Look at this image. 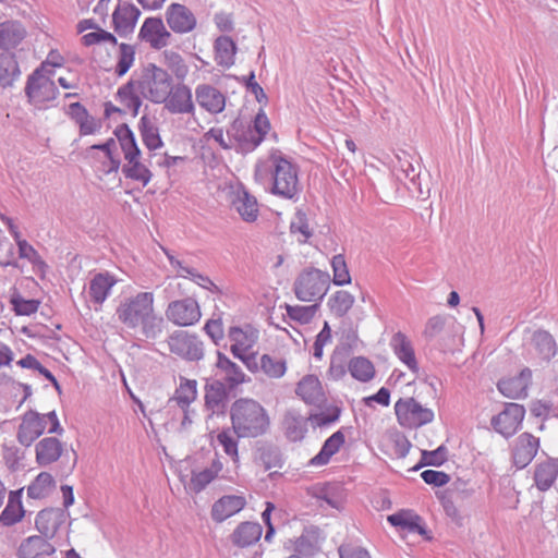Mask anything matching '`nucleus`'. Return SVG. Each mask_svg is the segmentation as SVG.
Wrapping results in <instances>:
<instances>
[{"mask_svg": "<svg viewBox=\"0 0 558 558\" xmlns=\"http://www.w3.org/2000/svg\"><path fill=\"white\" fill-rule=\"evenodd\" d=\"M521 379L509 378L502 379L498 383L499 391L510 399H520L524 398L527 395V388H525V384L520 381Z\"/></svg>", "mask_w": 558, "mask_h": 558, "instance_id": "53", "label": "nucleus"}, {"mask_svg": "<svg viewBox=\"0 0 558 558\" xmlns=\"http://www.w3.org/2000/svg\"><path fill=\"white\" fill-rule=\"evenodd\" d=\"M421 162L418 158L405 151L402 156L398 155V173L397 178L401 180V175L408 180L405 182L407 189L416 197H426L429 194V187L423 190L421 184Z\"/></svg>", "mask_w": 558, "mask_h": 558, "instance_id": "10", "label": "nucleus"}, {"mask_svg": "<svg viewBox=\"0 0 558 558\" xmlns=\"http://www.w3.org/2000/svg\"><path fill=\"white\" fill-rule=\"evenodd\" d=\"M331 267L333 271L335 284L344 286L351 282V276L342 254H338L332 257Z\"/></svg>", "mask_w": 558, "mask_h": 558, "instance_id": "55", "label": "nucleus"}, {"mask_svg": "<svg viewBox=\"0 0 558 558\" xmlns=\"http://www.w3.org/2000/svg\"><path fill=\"white\" fill-rule=\"evenodd\" d=\"M227 384L221 380H213L205 386V405L213 412L225 407L228 398Z\"/></svg>", "mask_w": 558, "mask_h": 558, "instance_id": "32", "label": "nucleus"}, {"mask_svg": "<svg viewBox=\"0 0 558 558\" xmlns=\"http://www.w3.org/2000/svg\"><path fill=\"white\" fill-rule=\"evenodd\" d=\"M227 137L232 140L234 149L242 154L253 151L260 144V135L254 137L251 123L236 118L227 129Z\"/></svg>", "mask_w": 558, "mask_h": 558, "instance_id": "12", "label": "nucleus"}, {"mask_svg": "<svg viewBox=\"0 0 558 558\" xmlns=\"http://www.w3.org/2000/svg\"><path fill=\"white\" fill-rule=\"evenodd\" d=\"M166 22L177 34H187L195 29L197 20L184 4L171 3L166 10Z\"/></svg>", "mask_w": 558, "mask_h": 558, "instance_id": "15", "label": "nucleus"}, {"mask_svg": "<svg viewBox=\"0 0 558 558\" xmlns=\"http://www.w3.org/2000/svg\"><path fill=\"white\" fill-rule=\"evenodd\" d=\"M539 449V438L530 433L517 437L512 447V461L518 469L527 466Z\"/></svg>", "mask_w": 558, "mask_h": 558, "instance_id": "16", "label": "nucleus"}, {"mask_svg": "<svg viewBox=\"0 0 558 558\" xmlns=\"http://www.w3.org/2000/svg\"><path fill=\"white\" fill-rule=\"evenodd\" d=\"M525 415V409L518 403H507L505 409L492 417L493 428L506 438L514 435Z\"/></svg>", "mask_w": 558, "mask_h": 558, "instance_id": "11", "label": "nucleus"}, {"mask_svg": "<svg viewBox=\"0 0 558 558\" xmlns=\"http://www.w3.org/2000/svg\"><path fill=\"white\" fill-rule=\"evenodd\" d=\"M532 345L544 362H549L556 355V341L546 330L539 329L533 333Z\"/></svg>", "mask_w": 558, "mask_h": 558, "instance_id": "35", "label": "nucleus"}, {"mask_svg": "<svg viewBox=\"0 0 558 558\" xmlns=\"http://www.w3.org/2000/svg\"><path fill=\"white\" fill-rule=\"evenodd\" d=\"M262 525L255 522H242L231 534L234 546L244 548L255 544L262 536Z\"/></svg>", "mask_w": 558, "mask_h": 558, "instance_id": "30", "label": "nucleus"}, {"mask_svg": "<svg viewBox=\"0 0 558 558\" xmlns=\"http://www.w3.org/2000/svg\"><path fill=\"white\" fill-rule=\"evenodd\" d=\"M272 185L270 192L286 199H293L301 191L298 167L282 155L270 156Z\"/></svg>", "mask_w": 558, "mask_h": 558, "instance_id": "3", "label": "nucleus"}, {"mask_svg": "<svg viewBox=\"0 0 558 558\" xmlns=\"http://www.w3.org/2000/svg\"><path fill=\"white\" fill-rule=\"evenodd\" d=\"M354 296L343 290L337 291L328 301L330 310L338 317L344 316L353 306Z\"/></svg>", "mask_w": 558, "mask_h": 558, "instance_id": "48", "label": "nucleus"}, {"mask_svg": "<svg viewBox=\"0 0 558 558\" xmlns=\"http://www.w3.org/2000/svg\"><path fill=\"white\" fill-rule=\"evenodd\" d=\"M165 314L169 322L180 327L193 326L202 317L198 302L193 298L170 302Z\"/></svg>", "mask_w": 558, "mask_h": 558, "instance_id": "9", "label": "nucleus"}, {"mask_svg": "<svg viewBox=\"0 0 558 558\" xmlns=\"http://www.w3.org/2000/svg\"><path fill=\"white\" fill-rule=\"evenodd\" d=\"M119 49H120V56H119L118 64L116 66V73L119 76H122L132 66V64L134 62L135 51L131 45L123 44V43L120 44Z\"/></svg>", "mask_w": 558, "mask_h": 558, "instance_id": "57", "label": "nucleus"}, {"mask_svg": "<svg viewBox=\"0 0 558 558\" xmlns=\"http://www.w3.org/2000/svg\"><path fill=\"white\" fill-rule=\"evenodd\" d=\"M216 366L225 372V381L228 385L229 390L235 388L238 385L245 381V375L234 362L229 360L223 353L220 351L217 352V363Z\"/></svg>", "mask_w": 558, "mask_h": 558, "instance_id": "38", "label": "nucleus"}, {"mask_svg": "<svg viewBox=\"0 0 558 558\" xmlns=\"http://www.w3.org/2000/svg\"><path fill=\"white\" fill-rule=\"evenodd\" d=\"M391 347L396 355L409 367L413 373L418 372V364L415 357L414 349L408 337L398 331L391 338Z\"/></svg>", "mask_w": 558, "mask_h": 558, "instance_id": "28", "label": "nucleus"}, {"mask_svg": "<svg viewBox=\"0 0 558 558\" xmlns=\"http://www.w3.org/2000/svg\"><path fill=\"white\" fill-rule=\"evenodd\" d=\"M320 530L316 526L305 527L294 541V551L305 558L313 557L319 550Z\"/></svg>", "mask_w": 558, "mask_h": 558, "instance_id": "29", "label": "nucleus"}, {"mask_svg": "<svg viewBox=\"0 0 558 558\" xmlns=\"http://www.w3.org/2000/svg\"><path fill=\"white\" fill-rule=\"evenodd\" d=\"M260 371L270 378H280L287 371L286 361L264 354L260 356Z\"/></svg>", "mask_w": 558, "mask_h": 558, "instance_id": "50", "label": "nucleus"}, {"mask_svg": "<svg viewBox=\"0 0 558 558\" xmlns=\"http://www.w3.org/2000/svg\"><path fill=\"white\" fill-rule=\"evenodd\" d=\"M340 558H371L369 553L357 545L342 544L339 549Z\"/></svg>", "mask_w": 558, "mask_h": 558, "instance_id": "64", "label": "nucleus"}, {"mask_svg": "<svg viewBox=\"0 0 558 558\" xmlns=\"http://www.w3.org/2000/svg\"><path fill=\"white\" fill-rule=\"evenodd\" d=\"M140 15L141 11L134 4L119 0L112 14L114 32L121 37L133 33Z\"/></svg>", "mask_w": 558, "mask_h": 558, "instance_id": "18", "label": "nucleus"}, {"mask_svg": "<svg viewBox=\"0 0 558 558\" xmlns=\"http://www.w3.org/2000/svg\"><path fill=\"white\" fill-rule=\"evenodd\" d=\"M22 489L10 492L8 505L0 515V523L4 526H11L21 521L24 517V509L21 502Z\"/></svg>", "mask_w": 558, "mask_h": 558, "instance_id": "39", "label": "nucleus"}, {"mask_svg": "<svg viewBox=\"0 0 558 558\" xmlns=\"http://www.w3.org/2000/svg\"><path fill=\"white\" fill-rule=\"evenodd\" d=\"M63 445L56 437H45L36 445V461L46 466L56 462L62 454Z\"/></svg>", "mask_w": 558, "mask_h": 558, "instance_id": "27", "label": "nucleus"}, {"mask_svg": "<svg viewBox=\"0 0 558 558\" xmlns=\"http://www.w3.org/2000/svg\"><path fill=\"white\" fill-rule=\"evenodd\" d=\"M118 319L129 329L138 330L145 339H157L165 320L155 313L154 294L140 292L122 301L116 311Z\"/></svg>", "mask_w": 558, "mask_h": 558, "instance_id": "1", "label": "nucleus"}, {"mask_svg": "<svg viewBox=\"0 0 558 558\" xmlns=\"http://www.w3.org/2000/svg\"><path fill=\"white\" fill-rule=\"evenodd\" d=\"M44 535H33L24 539L17 550L19 558L50 556L56 549Z\"/></svg>", "mask_w": 558, "mask_h": 558, "instance_id": "22", "label": "nucleus"}, {"mask_svg": "<svg viewBox=\"0 0 558 558\" xmlns=\"http://www.w3.org/2000/svg\"><path fill=\"white\" fill-rule=\"evenodd\" d=\"M395 412L400 425L408 428H416L434 420V412L414 398L399 399L395 404Z\"/></svg>", "mask_w": 558, "mask_h": 558, "instance_id": "6", "label": "nucleus"}, {"mask_svg": "<svg viewBox=\"0 0 558 558\" xmlns=\"http://www.w3.org/2000/svg\"><path fill=\"white\" fill-rule=\"evenodd\" d=\"M64 512L62 509L48 508L38 512L35 521L36 529L46 538H52L62 524Z\"/></svg>", "mask_w": 558, "mask_h": 558, "instance_id": "23", "label": "nucleus"}, {"mask_svg": "<svg viewBox=\"0 0 558 558\" xmlns=\"http://www.w3.org/2000/svg\"><path fill=\"white\" fill-rule=\"evenodd\" d=\"M329 275L322 270L303 271L294 282V293L303 302L322 300L329 288Z\"/></svg>", "mask_w": 558, "mask_h": 558, "instance_id": "5", "label": "nucleus"}, {"mask_svg": "<svg viewBox=\"0 0 558 558\" xmlns=\"http://www.w3.org/2000/svg\"><path fill=\"white\" fill-rule=\"evenodd\" d=\"M215 60L222 68L234 64L236 45L229 36H219L214 44Z\"/></svg>", "mask_w": 558, "mask_h": 558, "instance_id": "40", "label": "nucleus"}, {"mask_svg": "<svg viewBox=\"0 0 558 558\" xmlns=\"http://www.w3.org/2000/svg\"><path fill=\"white\" fill-rule=\"evenodd\" d=\"M232 204L243 220L247 222L256 220L258 216L257 199L246 190H239L236 192L235 198L232 201Z\"/></svg>", "mask_w": 558, "mask_h": 558, "instance_id": "31", "label": "nucleus"}, {"mask_svg": "<svg viewBox=\"0 0 558 558\" xmlns=\"http://www.w3.org/2000/svg\"><path fill=\"white\" fill-rule=\"evenodd\" d=\"M197 383L193 379L182 378L180 386L175 389L174 395L169 399L168 403H174L180 409L190 408L197 396Z\"/></svg>", "mask_w": 558, "mask_h": 558, "instance_id": "41", "label": "nucleus"}, {"mask_svg": "<svg viewBox=\"0 0 558 558\" xmlns=\"http://www.w3.org/2000/svg\"><path fill=\"white\" fill-rule=\"evenodd\" d=\"M230 418L238 438H256L265 435L270 427L265 408L250 398H241L232 403Z\"/></svg>", "mask_w": 558, "mask_h": 558, "instance_id": "2", "label": "nucleus"}, {"mask_svg": "<svg viewBox=\"0 0 558 558\" xmlns=\"http://www.w3.org/2000/svg\"><path fill=\"white\" fill-rule=\"evenodd\" d=\"M295 393L307 404L318 405L325 400L322 384L314 375L304 376L299 381Z\"/></svg>", "mask_w": 558, "mask_h": 558, "instance_id": "25", "label": "nucleus"}, {"mask_svg": "<svg viewBox=\"0 0 558 558\" xmlns=\"http://www.w3.org/2000/svg\"><path fill=\"white\" fill-rule=\"evenodd\" d=\"M341 410L338 407H331L327 412L311 414L308 420L317 426H326L339 420Z\"/></svg>", "mask_w": 558, "mask_h": 558, "instance_id": "62", "label": "nucleus"}, {"mask_svg": "<svg viewBox=\"0 0 558 558\" xmlns=\"http://www.w3.org/2000/svg\"><path fill=\"white\" fill-rule=\"evenodd\" d=\"M167 65L173 71L178 77H183L187 73V68L182 57L174 51L163 52Z\"/></svg>", "mask_w": 558, "mask_h": 558, "instance_id": "63", "label": "nucleus"}, {"mask_svg": "<svg viewBox=\"0 0 558 558\" xmlns=\"http://www.w3.org/2000/svg\"><path fill=\"white\" fill-rule=\"evenodd\" d=\"M27 32L19 21L0 23V51H12L26 37Z\"/></svg>", "mask_w": 558, "mask_h": 558, "instance_id": "20", "label": "nucleus"}, {"mask_svg": "<svg viewBox=\"0 0 558 558\" xmlns=\"http://www.w3.org/2000/svg\"><path fill=\"white\" fill-rule=\"evenodd\" d=\"M349 356L347 347H336L331 354L330 365L327 372L329 378L339 380L347 374Z\"/></svg>", "mask_w": 558, "mask_h": 558, "instance_id": "43", "label": "nucleus"}, {"mask_svg": "<svg viewBox=\"0 0 558 558\" xmlns=\"http://www.w3.org/2000/svg\"><path fill=\"white\" fill-rule=\"evenodd\" d=\"M228 337L233 343L251 350L257 341V331L251 326H245V328L234 326L230 327Z\"/></svg>", "mask_w": 558, "mask_h": 558, "instance_id": "46", "label": "nucleus"}, {"mask_svg": "<svg viewBox=\"0 0 558 558\" xmlns=\"http://www.w3.org/2000/svg\"><path fill=\"white\" fill-rule=\"evenodd\" d=\"M218 442L222 446L223 451L231 457V459L234 462H238L239 460V453H238V440L234 438L230 429H223L221 430L217 436Z\"/></svg>", "mask_w": 558, "mask_h": 558, "instance_id": "59", "label": "nucleus"}, {"mask_svg": "<svg viewBox=\"0 0 558 558\" xmlns=\"http://www.w3.org/2000/svg\"><path fill=\"white\" fill-rule=\"evenodd\" d=\"M116 279L109 274H97L89 282L88 294L96 304H102L107 299Z\"/></svg>", "mask_w": 558, "mask_h": 558, "instance_id": "36", "label": "nucleus"}, {"mask_svg": "<svg viewBox=\"0 0 558 558\" xmlns=\"http://www.w3.org/2000/svg\"><path fill=\"white\" fill-rule=\"evenodd\" d=\"M196 102L207 112L216 114L223 111L226 96L209 84H201L195 88Z\"/></svg>", "mask_w": 558, "mask_h": 558, "instance_id": "19", "label": "nucleus"}, {"mask_svg": "<svg viewBox=\"0 0 558 558\" xmlns=\"http://www.w3.org/2000/svg\"><path fill=\"white\" fill-rule=\"evenodd\" d=\"M10 303L12 304L15 314L20 316H29L36 313L40 304L38 300L23 299L15 288H13Z\"/></svg>", "mask_w": 558, "mask_h": 558, "instance_id": "49", "label": "nucleus"}, {"mask_svg": "<svg viewBox=\"0 0 558 558\" xmlns=\"http://www.w3.org/2000/svg\"><path fill=\"white\" fill-rule=\"evenodd\" d=\"M45 64H40L34 72L28 76L25 95L29 102H47L57 98L59 89L54 82L44 74Z\"/></svg>", "mask_w": 558, "mask_h": 558, "instance_id": "8", "label": "nucleus"}, {"mask_svg": "<svg viewBox=\"0 0 558 558\" xmlns=\"http://www.w3.org/2000/svg\"><path fill=\"white\" fill-rule=\"evenodd\" d=\"M56 482L48 472L39 473L27 487V496L33 499H40L49 495Z\"/></svg>", "mask_w": 558, "mask_h": 558, "instance_id": "44", "label": "nucleus"}, {"mask_svg": "<svg viewBox=\"0 0 558 558\" xmlns=\"http://www.w3.org/2000/svg\"><path fill=\"white\" fill-rule=\"evenodd\" d=\"M216 476L205 469L201 472H193L189 488L195 493L202 492Z\"/></svg>", "mask_w": 558, "mask_h": 558, "instance_id": "61", "label": "nucleus"}, {"mask_svg": "<svg viewBox=\"0 0 558 558\" xmlns=\"http://www.w3.org/2000/svg\"><path fill=\"white\" fill-rule=\"evenodd\" d=\"M46 429V422L41 415L28 410L23 416L19 426L16 438L25 447H29Z\"/></svg>", "mask_w": 558, "mask_h": 558, "instance_id": "17", "label": "nucleus"}, {"mask_svg": "<svg viewBox=\"0 0 558 558\" xmlns=\"http://www.w3.org/2000/svg\"><path fill=\"white\" fill-rule=\"evenodd\" d=\"M447 320L448 317L444 315H436L430 317L427 320L423 331L424 338L427 341H432L438 337L444 331Z\"/></svg>", "mask_w": 558, "mask_h": 558, "instance_id": "58", "label": "nucleus"}, {"mask_svg": "<svg viewBox=\"0 0 558 558\" xmlns=\"http://www.w3.org/2000/svg\"><path fill=\"white\" fill-rule=\"evenodd\" d=\"M308 417H304L299 411L291 409L284 413L282 425L287 438L291 441H300L307 432Z\"/></svg>", "mask_w": 558, "mask_h": 558, "instance_id": "26", "label": "nucleus"}, {"mask_svg": "<svg viewBox=\"0 0 558 558\" xmlns=\"http://www.w3.org/2000/svg\"><path fill=\"white\" fill-rule=\"evenodd\" d=\"M558 476V460H547L536 465L534 481L536 487L546 492L551 487Z\"/></svg>", "mask_w": 558, "mask_h": 558, "instance_id": "33", "label": "nucleus"}, {"mask_svg": "<svg viewBox=\"0 0 558 558\" xmlns=\"http://www.w3.org/2000/svg\"><path fill=\"white\" fill-rule=\"evenodd\" d=\"M173 80L166 70L154 63H148L137 78V92L145 99L154 104H161L169 96Z\"/></svg>", "mask_w": 558, "mask_h": 558, "instance_id": "4", "label": "nucleus"}, {"mask_svg": "<svg viewBox=\"0 0 558 558\" xmlns=\"http://www.w3.org/2000/svg\"><path fill=\"white\" fill-rule=\"evenodd\" d=\"M22 71L13 51H0V87L12 88L20 80Z\"/></svg>", "mask_w": 558, "mask_h": 558, "instance_id": "21", "label": "nucleus"}, {"mask_svg": "<svg viewBox=\"0 0 558 558\" xmlns=\"http://www.w3.org/2000/svg\"><path fill=\"white\" fill-rule=\"evenodd\" d=\"M259 461L265 468V470H270L274 468H281L282 458L281 452L278 447L275 446H264L259 448Z\"/></svg>", "mask_w": 558, "mask_h": 558, "instance_id": "54", "label": "nucleus"}, {"mask_svg": "<svg viewBox=\"0 0 558 558\" xmlns=\"http://www.w3.org/2000/svg\"><path fill=\"white\" fill-rule=\"evenodd\" d=\"M344 444V434L341 430L333 433L324 442L320 451L311 459L312 465H324L327 464L330 458L337 453L340 447Z\"/></svg>", "mask_w": 558, "mask_h": 558, "instance_id": "42", "label": "nucleus"}, {"mask_svg": "<svg viewBox=\"0 0 558 558\" xmlns=\"http://www.w3.org/2000/svg\"><path fill=\"white\" fill-rule=\"evenodd\" d=\"M161 104L172 114H194L195 112L192 90L185 84H172L169 96Z\"/></svg>", "mask_w": 558, "mask_h": 558, "instance_id": "13", "label": "nucleus"}, {"mask_svg": "<svg viewBox=\"0 0 558 558\" xmlns=\"http://www.w3.org/2000/svg\"><path fill=\"white\" fill-rule=\"evenodd\" d=\"M170 352L183 360L195 362L204 357L203 341L195 333L175 330L168 338Z\"/></svg>", "mask_w": 558, "mask_h": 558, "instance_id": "7", "label": "nucleus"}, {"mask_svg": "<svg viewBox=\"0 0 558 558\" xmlns=\"http://www.w3.org/2000/svg\"><path fill=\"white\" fill-rule=\"evenodd\" d=\"M388 522L411 533H417L422 536L427 534L425 526L422 524L421 517L409 511H400L389 515Z\"/></svg>", "mask_w": 558, "mask_h": 558, "instance_id": "34", "label": "nucleus"}, {"mask_svg": "<svg viewBox=\"0 0 558 558\" xmlns=\"http://www.w3.org/2000/svg\"><path fill=\"white\" fill-rule=\"evenodd\" d=\"M138 38L148 43L153 49L160 50L170 44L172 35L160 17H147L140 29Z\"/></svg>", "mask_w": 558, "mask_h": 558, "instance_id": "14", "label": "nucleus"}, {"mask_svg": "<svg viewBox=\"0 0 558 558\" xmlns=\"http://www.w3.org/2000/svg\"><path fill=\"white\" fill-rule=\"evenodd\" d=\"M348 369L353 378L362 383L369 381L375 375L373 363L364 356L351 359L348 364Z\"/></svg>", "mask_w": 558, "mask_h": 558, "instance_id": "45", "label": "nucleus"}, {"mask_svg": "<svg viewBox=\"0 0 558 558\" xmlns=\"http://www.w3.org/2000/svg\"><path fill=\"white\" fill-rule=\"evenodd\" d=\"M246 501L242 496L228 495L218 499L211 508V518L216 522H222L241 511Z\"/></svg>", "mask_w": 558, "mask_h": 558, "instance_id": "24", "label": "nucleus"}, {"mask_svg": "<svg viewBox=\"0 0 558 558\" xmlns=\"http://www.w3.org/2000/svg\"><path fill=\"white\" fill-rule=\"evenodd\" d=\"M121 149L124 153V158L128 162H132L134 159L140 158L141 150L136 144L134 133L131 131L128 124H121L114 130Z\"/></svg>", "mask_w": 558, "mask_h": 558, "instance_id": "37", "label": "nucleus"}, {"mask_svg": "<svg viewBox=\"0 0 558 558\" xmlns=\"http://www.w3.org/2000/svg\"><path fill=\"white\" fill-rule=\"evenodd\" d=\"M140 131L145 146L150 149H157L162 145L158 128L146 116L141 118Z\"/></svg>", "mask_w": 558, "mask_h": 558, "instance_id": "47", "label": "nucleus"}, {"mask_svg": "<svg viewBox=\"0 0 558 558\" xmlns=\"http://www.w3.org/2000/svg\"><path fill=\"white\" fill-rule=\"evenodd\" d=\"M317 307V304L311 306H291L286 304L288 316L300 324H308L313 319Z\"/></svg>", "mask_w": 558, "mask_h": 558, "instance_id": "56", "label": "nucleus"}, {"mask_svg": "<svg viewBox=\"0 0 558 558\" xmlns=\"http://www.w3.org/2000/svg\"><path fill=\"white\" fill-rule=\"evenodd\" d=\"M19 256L21 258L28 259L34 266L38 267L39 269H44L47 267L46 263L41 259L38 252L26 241V240H19Z\"/></svg>", "mask_w": 558, "mask_h": 558, "instance_id": "60", "label": "nucleus"}, {"mask_svg": "<svg viewBox=\"0 0 558 558\" xmlns=\"http://www.w3.org/2000/svg\"><path fill=\"white\" fill-rule=\"evenodd\" d=\"M122 172L126 178L142 182L144 186L147 185L151 179V172L140 161V158L124 165Z\"/></svg>", "mask_w": 558, "mask_h": 558, "instance_id": "51", "label": "nucleus"}, {"mask_svg": "<svg viewBox=\"0 0 558 558\" xmlns=\"http://www.w3.org/2000/svg\"><path fill=\"white\" fill-rule=\"evenodd\" d=\"M448 450L446 446L441 445L433 451L422 450V458L418 464L412 468L413 471H417L425 465L440 466L448 459Z\"/></svg>", "mask_w": 558, "mask_h": 558, "instance_id": "52", "label": "nucleus"}]
</instances>
